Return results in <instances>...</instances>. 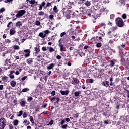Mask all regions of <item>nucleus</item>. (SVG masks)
Wrapping results in <instances>:
<instances>
[{
	"mask_svg": "<svg viewBox=\"0 0 129 129\" xmlns=\"http://www.w3.org/2000/svg\"><path fill=\"white\" fill-rule=\"evenodd\" d=\"M115 23L117 27H119L120 28H122L124 26V22H123V20L121 18H117L115 19Z\"/></svg>",
	"mask_w": 129,
	"mask_h": 129,
	"instance_id": "f257e3e1",
	"label": "nucleus"
},
{
	"mask_svg": "<svg viewBox=\"0 0 129 129\" xmlns=\"http://www.w3.org/2000/svg\"><path fill=\"white\" fill-rule=\"evenodd\" d=\"M49 33H50V31L47 30L44 31L43 32L39 33L38 36L40 37V38L44 39V38H46V37H47V36L49 35Z\"/></svg>",
	"mask_w": 129,
	"mask_h": 129,
	"instance_id": "f03ea898",
	"label": "nucleus"
},
{
	"mask_svg": "<svg viewBox=\"0 0 129 129\" xmlns=\"http://www.w3.org/2000/svg\"><path fill=\"white\" fill-rule=\"evenodd\" d=\"M6 119L4 117L0 118V129H4L6 127Z\"/></svg>",
	"mask_w": 129,
	"mask_h": 129,
	"instance_id": "7ed1b4c3",
	"label": "nucleus"
},
{
	"mask_svg": "<svg viewBox=\"0 0 129 129\" xmlns=\"http://www.w3.org/2000/svg\"><path fill=\"white\" fill-rule=\"evenodd\" d=\"M26 14V11L25 10H21L18 11L17 14L16 15V19L21 18L22 16H24Z\"/></svg>",
	"mask_w": 129,
	"mask_h": 129,
	"instance_id": "20e7f679",
	"label": "nucleus"
},
{
	"mask_svg": "<svg viewBox=\"0 0 129 129\" xmlns=\"http://www.w3.org/2000/svg\"><path fill=\"white\" fill-rule=\"evenodd\" d=\"M58 47H60V51L61 52H65L66 48L64 47V45L62 44V39H60L58 40Z\"/></svg>",
	"mask_w": 129,
	"mask_h": 129,
	"instance_id": "39448f33",
	"label": "nucleus"
},
{
	"mask_svg": "<svg viewBox=\"0 0 129 129\" xmlns=\"http://www.w3.org/2000/svg\"><path fill=\"white\" fill-rule=\"evenodd\" d=\"M55 100H56V101L54 102V104H57V103H58L59 101H60V97L54 96L50 98V101H55Z\"/></svg>",
	"mask_w": 129,
	"mask_h": 129,
	"instance_id": "423d86ee",
	"label": "nucleus"
},
{
	"mask_svg": "<svg viewBox=\"0 0 129 129\" xmlns=\"http://www.w3.org/2000/svg\"><path fill=\"white\" fill-rule=\"evenodd\" d=\"M31 53V50L30 49L24 50V57L25 58H28V57H30Z\"/></svg>",
	"mask_w": 129,
	"mask_h": 129,
	"instance_id": "0eeeda50",
	"label": "nucleus"
},
{
	"mask_svg": "<svg viewBox=\"0 0 129 129\" xmlns=\"http://www.w3.org/2000/svg\"><path fill=\"white\" fill-rule=\"evenodd\" d=\"M79 83V80L76 78H74L73 81H72V84L75 85L76 84H78Z\"/></svg>",
	"mask_w": 129,
	"mask_h": 129,
	"instance_id": "6e6552de",
	"label": "nucleus"
},
{
	"mask_svg": "<svg viewBox=\"0 0 129 129\" xmlns=\"http://www.w3.org/2000/svg\"><path fill=\"white\" fill-rule=\"evenodd\" d=\"M40 46L38 47H35L34 48V54L35 55V56H37V55H38V54H39V53H40Z\"/></svg>",
	"mask_w": 129,
	"mask_h": 129,
	"instance_id": "1a4fd4ad",
	"label": "nucleus"
},
{
	"mask_svg": "<svg viewBox=\"0 0 129 129\" xmlns=\"http://www.w3.org/2000/svg\"><path fill=\"white\" fill-rule=\"evenodd\" d=\"M55 65H56V64H55L54 63H50L47 67V70H51L53 69V68H54V67H55Z\"/></svg>",
	"mask_w": 129,
	"mask_h": 129,
	"instance_id": "9d476101",
	"label": "nucleus"
},
{
	"mask_svg": "<svg viewBox=\"0 0 129 129\" xmlns=\"http://www.w3.org/2000/svg\"><path fill=\"white\" fill-rule=\"evenodd\" d=\"M27 102L26 100H24V99H22L21 101L20 102V104L22 106V107H25L26 106V103Z\"/></svg>",
	"mask_w": 129,
	"mask_h": 129,
	"instance_id": "9b49d317",
	"label": "nucleus"
},
{
	"mask_svg": "<svg viewBox=\"0 0 129 129\" xmlns=\"http://www.w3.org/2000/svg\"><path fill=\"white\" fill-rule=\"evenodd\" d=\"M126 46V44L125 43L122 44L120 46H118V49L119 50V53L122 52V49H121V48H123V49H124Z\"/></svg>",
	"mask_w": 129,
	"mask_h": 129,
	"instance_id": "f8f14e48",
	"label": "nucleus"
},
{
	"mask_svg": "<svg viewBox=\"0 0 129 129\" xmlns=\"http://www.w3.org/2000/svg\"><path fill=\"white\" fill-rule=\"evenodd\" d=\"M92 13V10H91V9H90L87 10V13L86 14V16H88V17H91Z\"/></svg>",
	"mask_w": 129,
	"mask_h": 129,
	"instance_id": "ddd939ff",
	"label": "nucleus"
},
{
	"mask_svg": "<svg viewBox=\"0 0 129 129\" xmlns=\"http://www.w3.org/2000/svg\"><path fill=\"white\" fill-rule=\"evenodd\" d=\"M60 93L62 95H68V94H69V90H66V91L60 90Z\"/></svg>",
	"mask_w": 129,
	"mask_h": 129,
	"instance_id": "4468645a",
	"label": "nucleus"
},
{
	"mask_svg": "<svg viewBox=\"0 0 129 129\" xmlns=\"http://www.w3.org/2000/svg\"><path fill=\"white\" fill-rule=\"evenodd\" d=\"M108 37L110 39L112 38L113 37H114V32H112L111 31H109L108 33Z\"/></svg>",
	"mask_w": 129,
	"mask_h": 129,
	"instance_id": "2eb2a0df",
	"label": "nucleus"
},
{
	"mask_svg": "<svg viewBox=\"0 0 129 129\" xmlns=\"http://www.w3.org/2000/svg\"><path fill=\"white\" fill-rule=\"evenodd\" d=\"M70 40V37H69V35H68L66 34L63 38V41H65L66 42H68Z\"/></svg>",
	"mask_w": 129,
	"mask_h": 129,
	"instance_id": "dca6fc26",
	"label": "nucleus"
},
{
	"mask_svg": "<svg viewBox=\"0 0 129 129\" xmlns=\"http://www.w3.org/2000/svg\"><path fill=\"white\" fill-rule=\"evenodd\" d=\"M80 94H81V91H76L74 93V95L75 97H78Z\"/></svg>",
	"mask_w": 129,
	"mask_h": 129,
	"instance_id": "f3484780",
	"label": "nucleus"
},
{
	"mask_svg": "<svg viewBox=\"0 0 129 129\" xmlns=\"http://www.w3.org/2000/svg\"><path fill=\"white\" fill-rule=\"evenodd\" d=\"M67 12L68 14L71 16V17H75V14H74V12L72 10H68Z\"/></svg>",
	"mask_w": 129,
	"mask_h": 129,
	"instance_id": "a211bd4d",
	"label": "nucleus"
},
{
	"mask_svg": "<svg viewBox=\"0 0 129 129\" xmlns=\"http://www.w3.org/2000/svg\"><path fill=\"white\" fill-rule=\"evenodd\" d=\"M16 33V30H15V28H12L10 30V35L11 36H12V35H14Z\"/></svg>",
	"mask_w": 129,
	"mask_h": 129,
	"instance_id": "6ab92c4d",
	"label": "nucleus"
},
{
	"mask_svg": "<svg viewBox=\"0 0 129 129\" xmlns=\"http://www.w3.org/2000/svg\"><path fill=\"white\" fill-rule=\"evenodd\" d=\"M100 32L98 33V35L99 36H101V37H104L105 36V33H104V31H102V30H100Z\"/></svg>",
	"mask_w": 129,
	"mask_h": 129,
	"instance_id": "aec40b11",
	"label": "nucleus"
},
{
	"mask_svg": "<svg viewBox=\"0 0 129 129\" xmlns=\"http://www.w3.org/2000/svg\"><path fill=\"white\" fill-rule=\"evenodd\" d=\"M29 4L32 5H34L35 4V6H37V5H38V2H36L35 0H31L30 1H29Z\"/></svg>",
	"mask_w": 129,
	"mask_h": 129,
	"instance_id": "412c9836",
	"label": "nucleus"
},
{
	"mask_svg": "<svg viewBox=\"0 0 129 129\" xmlns=\"http://www.w3.org/2000/svg\"><path fill=\"white\" fill-rule=\"evenodd\" d=\"M23 26V23H22L21 21H18L16 23V27H19V28L20 27H22Z\"/></svg>",
	"mask_w": 129,
	"mask_h": 129,
	"instance_id": "4be33fe9",
	"label": "nucleus"
},
{
	"mask_svg": "<svg viewBox=\"0 0 129 129\" xmlns=\"http://www.w3.org/2000/svg\"><path fill=\"white\" fill-rule=\"evenodd\" d=\"M80 11H82L81 13H80L79 14H78L77 15H76L77 17H83V14H84V13L83 12V8H80Z\"/></svg>",
	"mask_w": 129,
	"mask_h": 129,
	"instance_id": "5701e85b",
	"label": "nucleus"
},
{
	"mask_svg": "<svg viewBox=\"0 0 129 129\" xmlns=\"http://www.w3.org/2000/svg\"><path fill=\"white\" fill-rule=\"evenodd\" d=\"M19 55H21V57H24L25 56V50H20L19 51Z\"/></svg>",
	"mask_w": 129,
	"mask_h": 129,
	"instance_id": "b1692460",
	"label": "nucleus"
},
{
	"mask_svg": "<svg viewBox=\"0 0 129 129\" xmlns=\"http://www.w3.org/2000/svg\"><path fill=\"white\" fill-rule=\"evenodd\" d=\"M110 64V67H113L114 66V64H115V62L113 60H110L109 61Z\"/></svg>",
	"mask_w": 129,
	"mask_h": 129,
	"instance_id": "393cba45",
	"label": "nucleus"
},
{
	"mask_svg": "<svg viewBox=\"0 0 129 129\" xmlns=\"http://www.w3.org/2000/svg\"><path fill=\"white\" fill-rule=\"evenodd\" d=\"M27 62L29 65H31L33 63V59L30 58L27 60Z\"/></svg>",
	"mask_w": 129,
	"mask_h": 129,
	"instance_id": "a878e982",
	"label": "nucleus"
},
{
	"mask_svg": "<svg viewBox=\"0 0 129 129\" xmlns=\"http://www.w3.org/2000/svg\"><path fill=\"white\" fill-rule=\"evenodd\" d=\"M53 11L54 12V13H58V12H59V9H58L56 6H55L53 8Z\"/></svg>",
	"mask_w": 129,
	"mask_h": 129,
	"instance_id": "bb28decb",
	"label": "nucleus"
},
{
	"mask_svg": "<svg viewBox=\"0 0 129 129\" xmlns=\"http://www.w3.org/2000/svg\"><path fill=\"white\" fill-rule=\"evenodd\" d=\"M86 82L88 83H93V82H94V80H93L92 79H88L86 80Z\"/></svg>",
	"mask_w": 129,
	"mask_h": 129,
	"instance_id": "cd10ccee",
	"label": "nucleus"
},
{
	"mask_svg": "<svg viewBox=\"0 0 129 129\" xmlns=\"http://www.w3.org/2000/svg\"><path fill=\"white\" fill-rule=\"evenodd\" d=\"M91 40L92 41H94V42H96V41H99L98 36L93 37V38H92Z\"/></svg>",
	"mask_w": 129,
	"mask_h": 129,
	"instance_id": "c85d7f7f",
	"label": "nucleus"
},
{
	"mask_svg": "<svg viewBox=\"0 0 129 129\" xmlns=\"http://www.w3.org/2000/svg\"><path fill=\"white\" fill-rule=\"evenodd\" d=\"M13 124L15 126H17L18 124H19V120H15L13 121Z\"/></svg>",
	"mask_w": 129,
	"mask_h": 129,
	"instance_id": "c756f323",
	"label": "nucleus"
},
{
	"mask_svg": "<svg viewBox=\"0 0 129 129\" xmlns=\"http://www.w3.org/2000/svg\"><path fill=\"white\" fill-rule=\"evenodd\" d=\"M28 91H30V89L28 88H25L22 89V92H28Z\"/></svg>",
	"mask_w": 129,
	"mask_h": 129,
	"instance_id": "7c9ffc66",
	"label": "nucleus"
},
{
	"mask_svg": "<svg viewBox=\"0 0 129 129\" xmlns=\"http://www.w3.org/2000/svg\"><path fill=\"white\" fill-rule=\"evenodd\" d=\"M10 84L12 87H15V86H16V82L12 81L10 83Z\"/></svg>",
	"mask_w": 129,
	"mask_h": 129,
	"instance_id": "2f4dec72",
	"label": "nucleus"
},
{
	"mask_svg": "<svg viewBox=\"0 0 129 129\" xmlns=\"http://www.w3.org/2000/svg\"><path fill=\"white\" fill-rule=\"evenodd\" d=\"M86 3H84L85 6H87V7H89L90 6L91 3L90 1H85Z\"/></svg>",
	"mask_w": 129,
	"mask_h": 129,
	"instance_id": "473e14b6",
	"label": "nucleus"
},
{
	"mask_svg": "<svg viewBox=\"0 0 129 129\" xmlns=\"http://www.w3.org/2000/svg\"><path fill=\"white\" fill-rule=\"evenodd\" d=\"M52 4H54V1H52L51 3L48 2L46 5V8H48V7H51V6H52Z\"/></svg>",
	"mask_w": 129,
	"mask_h": 129,
	"instance_id": "72a5a7b5",
	"label": "nucleus"
},
{
	"mask_svg": "<svg viewBox=\"0 0 129 129\" xmlns=\"http://www.w3.org/2000/svg\"><path fill=\"white\" fill-rule=\"evenodd\" d=\"M45 13L43 11H40L38 13V16H44Z\"/></svg>",
	"mask_w": 129,
	"mask_h": 129,
	"instance_id": "f704fd0d",
	"label": "nucleus"
},
{
	"mask_svg": "<svg viewBox=\"0 0 129 129\" xmlns=\"http://www.w3.org/2000/svg\"><path fill=\"white\" fill-rule=\"evenodd\" d=\"M124 123H125V122L124 121H121V123H120L119 126L123 127V126H124V125H125V124Z\"/></svg>",
	"mask_w": 129,
	"mask_h": 129,
	"instance_id": "c9c22d12",
	"label": "nucleus"
},
{
	"mask_svg": "<svg viewBox=\"0 0 129 129\" xmlns=\"http://www.w3.org/2000/svg\"><path fill=\"white\" fill-rule=\"evenodd\" d=\"M55 49L53 48V47H49V53H52V52H54Z\"/></svg>",
	"mask_w": 129,
	"mask_h": 129,
	"instance_id": "e433bc0d",
	"label": "nucleus"
},
{
	"mask_svg": "<svg viewBox=\"0 0 129 129\" xmlns=\"http://www.w3.org/2000/svg\"><path fill=\"white\" fill-rule=\"evenodd\" d=\"M2 80L3 81H7V80H8V77H7V76L3 77L2 78Z\"/></svg>",
	"mask_w": 129,
	"mask_h": 129,
	"instance_id": "4c0bfd02",
	"label": "nucleus"
},
{
	"mask_svg": "<svg viewBox=\"0 0 129 129\" xmlns=\"http://www.w3.org/2000/svg\"><path fill=\"white\" fill-rule=\"evenodd\" d=\"M122 19H124V20H125L127 18V16L126 14L124 13L122 15Z\"/></svg>",
	"mask_w": 129,
	"mask_h": 129,
	"instance_id": "58836bf2",
	"label": "nucleus"
},
{
	"mask_svg": "<svg viewBox=\"0 0 129 129\" xmlns=\"http://www.w3.org/2000/svg\"><path fill=\"white\" fill-rule=\"evenodd\" d=\"M66 35H67V34H66V32H62L61 33H60V36L61 38H63V37L66 36Z\"/></svg>",
	"mask_w": 129,
	"mask_h": 129,
	"instance_id": "ea45409f",
	"label": "nucleus"
},
{
	"mask_svg": "<svg viewBox=\"0 0 129 129\" xmlns=\"http://www.w3.org/2000/svg\"><path fill=\"white\" fill-rule=\"evenodd\" d=\"M23 115V111H19V114L17 115L18 117H20Z\"/></svg>",
	"mask_w": 129,
	"mask_h": 129,
	"instance_id": "a19ab883",
	"label": "nucleus"
},
{
	"mask_svg": "<svg viewBox=\"0 0 129 129\" xmlns=\"http://www.w3.org/2000/svg\"><path fill=\"white\" fill-rule=\"evenodd\" d=\"M102 46V44L101 43H98L96 44V47L97 48H100Z\"/></svg>",
	"mask_w": 129,
	"mask_h": 129,
	"instance_id": "79ce46f5",
	"label": "nucleus"
},
{
	"mask_svg": "<svg viewBox=\"0 0 129 129\" xmlns=\"http://www.w3.org/2000/svg\"><path fill=\"white\" fill-rule=\"evenodd\" d=\"M23 118H26V117H28V114H27V112H24L23 114Z\"/></svg>",
	"mask_w": 129,
	"mask_h": 129,
	"instance_id": "37998d69",
	"label": "nucleus"
},
{
	"mask_svg": "<svg viewBox=\"0 0 129 129\" xmlns=\"http://www.w3.org/2000/svg\"><path fill=\"white\" fill-rule=\"evenodd\" d=\"M63 65V61L61 60H59L58 66H61Z\"/></svg>",
	"mask_w": 129,
	"mask_h": 129,
	"instance_id": "c03bdc74",
	"label": "nucleus"
},
{
	"mask_svg": "<svg viewBox=\"0 0 129 129\" xmlns=\"http://www.w3.org/2000/svg\"><path fill=\"white\" fill-rule=\"evenodd\" d=\"M29 119L32 123H34V118H33L32 116H30L29 117Z\"/></svg>",
	"mask_w": 129,
	"mask_h": 129,
	"instance_id": "a18cd8bd",
	"label": "nucleus"
},
{
	"mask_svg": "<svg viewBox=\"0 0 129 129\" xmlns=\"http://www.w3.org/2000/svg\"><path fill=\"white\" fill-rule=\"evenodd\" d=\"M54 124V120H51V121L47 124V125H53Z\"/></svg>",
	"mask_w": 129,
	"mask_h": 129,
	"instance_id": "49530a36",
	"label": "nucleus"
},
{
	"mask_svg": "<svg viewBox=\"0 0 129 129\" xmlns=\"http://www.w3.org/2000/svg\"><path fill=\"white\" fill-rule=\"evenodd\" d=\"M48 106V104L47 103H44V104L42 105L41 106L42 108H46Z\"/></svg>",
	"mask_w": 129,
	"mask_h": 129,
	"instance_id": "de8ad7c7",
	"label": "nucleus"
},
{
	"mask_svg": "<svg viewBox=\"0 0 129 129\" xmlns=\"http://www.w3.org/2000/svg\"><path fill=\"white\" fill-rule=\"evenodd\" d=\"M41 114H50V112H49L48 111H44Z\"/></svg>",
	"mask_w": 129,
	"mask_h": 129,
	"instance_id": "09e8293b",
	"label": "nucleus"
},
{
	"mask_svg": "<svg viewBox=\"0 0 129 129\" xmlns=\"http://www.w3.org/2000/svg\"><path fill=\"white\" fill-rule=\"evenodd\" d=\"M114 17H115V15H114V14H111L110 16V18L111 20H113V19H114Z\"/></svg>",
	"mask_w": 129,
	"mask_h": 129,
	"instance_id": "8fccbe9b",
	"label": "nucleus"
},
{
	"mask_svg": "<svg viewBox=\"0 0 129 129\" xmlns=\"http://www.w3.org/2000/svg\"><path fill=\"white\" fill-rule=\"evenodd\" d=\"M35 25H36V26H40V25H41V22L39 21H37L35 22Z\"/></svg>",
	"mask_w": 129,
	"mask_h": 129,
	"instance_id": "3c124183",
	"label": "nucleus"
},
{
	"mask_svg": "<svg viewBox=\"0 0 129 129\" xmlns=\"http://www.w3.org/2000/svg\"><path fill=\"white\" fill-rule=\"evenodd\" d=\"M8 62H9V59H7L5 60V64H4L5 66H7V65H8Z\"/></svg>",
	"mask_w": 129,
	"mask_h": 129,
	"instance_id": "603ef678",
	"label": "nucleus"
},
{
	"mask_svg": "<svg viewBox=\"0 0 129 129\" xmlns=\"http://www.w3.org/2000/svg\"><path fill=\"white\" fill-rule=\"evenodd\" d=\"M66 17L67 19H70V18H71V16L67 12Z\"/></svg>",
	"mask_w": 129,
	"mask_h": 129,
	"instance_id": "864d4df0",
	"label": "nucleus"
},
{
	"mask_svg": "<svg viewBox=\"0 0 129 129\" xmlns=\"http://www.w3.org/2000/svg\"><path fill=\"white\" fill-rule=\"evenodd\" d=\"M14 49L15 50H19L20 49V47L19 46V45H15Z\"/></svg>",
	"mask_w": 129,
	"mask_h": 129,
	"instance_id": "5fc2aeb1",
	"label": "nucleus"
},
{
	"mask_svg": "<svg viewBox=\"0 0 129 129\" xmlns=\"http://www.w3.org/2000/svg\"><path fill=\"white\" fill-rule=\"evenodd\" d=\"M27 76H24V77H22V78H21V80H22V81H24L26 80V79H27Z\"/></svg>",
	"mask_w": 129,
	"mask_h": 129,
	"instance_id": "6e6d98bb",
	"label": "nucleus"
},
{
	"mask_svg": "<svg viewBox=\"0 0 129 129\" xmlns=\"http://www.w3.org/2000/svg\"><path fill=\"white\" fill-rule=\"evenodd\" d=\"M67 124H64V125H63L62 126H61V128L62 129H66L67 128Z\"/></svg>",
	"mask_w": 129,
	"mask_h": 129,
	"instance_id": "4d7b16f0",
	"label": "nucleus"
},
{
	"mask_svg": "<svg viewBox=\"0 0 129 129\" xmlns=\"http://www.w3.org/2000/svg\"><path fill=\"white\" fill-rule=\"evenodd\" d=\"M5 11H6V10L5 9V8H2L0 9V13H3L5 12Z\"/></svg>",
	"mask_w": 129,
	"mask_h": 129,
	"instance_id": "13d9d810",
	"label": "nucleus"
},
{
	"mask_svg": "<svg viewBox=\"0 0 129 129\" xmlns=\"http://www.w3.org/2000/svg\"><path fill=\"white\" fill-rule=\"evenodd\" d=\"M109 44H113L114 43V41L112 39H111L108 42Z\"/></svg>",
	"mask_w": 129,
	"mask_h": 129,
	"instance_id": "bf43d9fd",
	"label": "nucleus"
},
{
	"mask_svg": "<svg viewBox=\"0 0 129 129\" xmlns=\"http://www.w3.org/2000/svg\"><path fill=\"white\" fill-rule=\"evenodd\" d=\"M42 51H47V47H46V46L42 47Z\"/></svg>",
	"mask_w": 129,
	"mask_h": 129,
	"instance_id": "052dcab7",
	"label": "nucleus"
},
{
	"mask_svg": "<svg viewBox=\"0 0 129 129\" xmlns=\"http://www.w3.org/2000/svg\"><path fill=\"white\" fill-rule=\"evenodd\" d=\"M106 85H107L106 87H108L109 86V82L108 81H105Z\"/></svg>",
	"mask_w": 129,
	"mask_h": 129,
	"instance_id": "680f3d73",
	"label": "nucleus"
},
{
	"mask_svg": "<svg viewBox=\"0 0 129 129\" xmlns=\"http://www.w3.org/2000/svg\"><path fill=\"white\" fill-rule=\"evenodd\" d=\"M51 94L54 96V95H56V91H52V92H51Z\"/></svg>",
	"mask_w": 129,
	"mask_h": 129,
	"instance_id": "e2e57ef3",
	"label": "nucleus"
},
{
	"mask_svg": "<svg viewBox=\"0 0 129 129\" xmlns=\"http://www.w3.org/2000/svg\"><path fill=\"white\" fill-rule=\"evenodd\" d=\"M61 58H62V57L59 55L56 56V59H57V60H61Z\"/></svg>",
	"mask_w": 129,
	"mask_h": 129,
	"instance_id": "0e129e2a",
	"label": "nucleus"
},
{
	"mask_svg": "<svg viewBox=\"0 0 129 129\" xmlns=\"http://www.w3.org/2000/svg\"><path fill=\"white\" fill-rule=\"evenodd\" d=\"M5 42L6 43H12V41L10 39H5Z\"/></svg>",
	"mask_w": 129,
	"mask_h": 129,
	"instance_id": "69168bd1",
	"label": "nucleus"
},
{
	"mask_svg": "<svg viewBox=\"0 0 129 129\" xmlns=\"http://www.w3.org/2000/svg\"><path fill=\"white\" fill-rule=\"evenodd\" d=\"M8 126H9V129H13V128H14V126L12 124H10Z\"/></svg>",
	"mask_w": 129,
	"mask_h": 129,
	"instance_id": "338daca9",
	"label": "nucleus"
},
{
	"mask_svg": "<svg viewBox=\"0 0 129 129\" xmlns=\"http://www.w3.org/2000/svg\"><path fill=\"white\" fill-rule=\"evenodd\" d=\"M104 124H108L109 123V122H108V120H105V121H104Z\"/></svg>",
	"mask_w": 129,
	"mask_h": 129,
	"instance_id": "774afa93",
	"label": "nucleus"
}]
</instances>
